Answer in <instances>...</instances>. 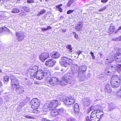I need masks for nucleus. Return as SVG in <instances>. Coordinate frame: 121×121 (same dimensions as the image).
I'll return each mask as SVG.
<instances>
[{"instance_id": "1", "label": "nucleus", "mask_w": 121, "mask_h": 121, "mask_svg": "<svg viewBox=\"0 0 121 121\" xmlns=\"http://www.w3.org/2000/svg\"><path fill=\"white\" fill-rule=\"evenodd\" d=\"M73 61V60L68 57V55L67 54L66 56H63L61 58L60 63L62 67H67L69 65H71Z\"/></svg>"}, {"instance_id": "2", "label": "nucleus", "mask_w": 121, "mask_h": 121, "mask_svg": "<svg viewBox=\"0 0 121 121\" xmlns=\"http://www.w3.org/2000/svg\"><path fill=\"white\" fill-rule=\"evenodd\" d=\"M30 104L31 105V107L33 109L32 111V112L33 113L37 114L38 111L36 109H38L39 105V100L36 98L33 99L30 101Z\"/></svg>"}, {"instance_id": "3", "label": "nucleus", "mask_w": 121, "mask_h": 121, "mask_svg": "<svg viewBox=\"0 0 121 121\" xmlns=\"http://www.w3.org/2000/svg\"><path fill=\"white\" fill-rule=\"evenodd\" d=\"M71 80V78L69 76V73H67L65 74L61 78L60 81V85L61 86H64L68 83L70 84Z\"/></svg>"}, {"instance_id": "4", "label": "nucleus", "mask_w": 121, "mask_h": 121, "mask_svg": "<svg viewBox=\"0 0 121 121\" xmlns=\"http://www.w3.org/2000/svg\"><path fill=\"white\" fill-rule=\"evenodd\" d=\"M58 104V101L54 100L52 101L47 102L46 104V106L49 108V110H53L57 106Z\"/></svg>"}, {"instance_id": "5", "label": "nucleus", "mask_w": 121, "mask_h": 121, "mask_svg": "<svg viewBox=\"0 0 121 121\" xmlns=\"http://www.w3.org/2000/svg\"><path fill=\"white\" fill-rule=\"evenodd\" d=\"M11 88L13 90H15L18 94L23 93L24 92L23 87L22 86L19 85V84L13 85L11 86Z\"/></svg>"}, {"instance_id": "6", "label": "nucleus", "mask_w": 121, "mask_h": 121, "mask_svg": "<svg viewBox=\"0 0 121 121\" xmlns=\"http://www.w3.org/2000/svg\"><path fill=\"white\" fill-rule=\"evenodd\" d=\"M64 104L67 105L74 104L75 102L74 98L70 96L67 97L63 101Z\"/></svg>"}, {"instance_id": "7", "label": "nucleus", "mask_w": 121, "mask_h": 121, "mask_svg": "<svg viewBox=\"0 0 121 121\" xmlns=\"http://www.w3.org/2000/svg\"><path fill=\"white\" fill-rule=\"evenodd\" d=\"M72 73L71 74L73 77H76L77 73L79 71V66L78 65L75 64L71 67Z\"/></svg>"}, {"instance_id": "8", "label": "nucleus", "mask_w": 121, "mask_h": 121, "mask_svg": "<svg viewBox=\"0 0 121 121\" xmlns=\"http://www.w3.org/2000/svg\"><path fill=\"white\" fill-rule=\"evenodd\" d=\"M11 80V87L14 85L19 84V82L16 79L15 77L13 74L11 75L9 77Z\"/></svg>"}, {"instance_id": "9", "label": "nucleus", "mask_w": 121, "mask_h": 121, "mask_svg": "<svg viewBox=\"0 0 121 121\" xmlns=\"http://www.w3.org/2000/svg\"><path fill=\"white\" fill-rule=\"evenodd\" d=\"M59 82V80L58 78L55 77H52L48 81V83L51 85L54 86L55 85L58 84Z\"/></svg>"}, {"instance_id": "10", "label": "nucleus", "mask_w": 121, "mask_h": 121, "mask_svg": "<svg viewBox=\"0 0 121 121\" xmlns=\"http://www.w3.org/2000/svg\"><path fill=\"white\" fill-rule=\"evenodd\" d=\"M39 59L42 62L45 60L49 57L48 54L46 52L41 53L39 56Z\"/></svg>"}, {"instance_id": "11", "label": "nucleus", "mask_w": 121, "mask_h": 121, "mask_svg": "<svg viewBox=\"0 0 121 121\" xmlns=\"http://www.w3.org/2000/svg\"><path fill=\"white\" fill-rule=\"evenodd\" d=\"M91 102L89 97H85L82 100V103L84 106L87 107L89 105Z\"/></svg>"}, {"instance_id": "12", "label": "nucleus", "mask_w": 121, "mask_h": 121, "mask_svg": "<svg viewBox=\"0 0 121 121\" xmlns=\"http://www.w3.org/2000/svg\"><path fill=\"white\" fill-rule=\"evenodd\" d=\"M56 61L53 59H49L48 60L45 62V64L50 67H52L55 65Z\"/></svg>"}, {"instance_id": "13", "label": "nucleus", "mask_w": 121, "mask_h": 121, "mask_svg": "<svg viewBox=\"0 0 121 121\" xmlns=\"http://www.w3.org/2000/svg\"><path fill=\"white\" fill-rule=\"evenodd\" d=\"M80 81H82L85 79V75L84 73L79 71L77 73V76Z\"/></svg>"}, {"instance_id": "14", "label": "nucleus", "mask_w": 121, "mask_h": 121, "mask_svg": "<svg viewBox=\"0 0 121 121\" xmlns=\"http://www.w3.org/2000/svg\"><path fill=\"white\" fill-rule=\"evenodd\" d=\"M17 39L18 41H21L23 40L24 37V33L22 31H18L16 34Z\"/></svg>"}, {"instance_id": "15", "label": "nucleus", "mask_w": 121, "mask_h": 121, "mask_svg": "<svg viewBox=\"0 0 121 121\" xmlns=\"http://www.w3.org/2000/svg\"><path fill=\"white\" fill-rule=\"evenodd\" d=\"M43 71L41 70L37 71L35 74V77L37 79L40 80L43 78Z\"/></svg>"}, {"instance_id": "16", "label": "nucleus", "mask_w": 121, "mask_h": 121, "mask_svg": "<svg viewBox=\"0 0 121 121\" xmlns=\"http://www.w3.org/2000/svg\"><path fill=\"white\" fill-rule=\"evenodd\" d=\"M115 59L117 62H121V53H117L114 55Z\"/></svg>"}, {"instance_id": "17", "label": "nucleus", "mask_w": 121, "mask_h": 121, "mask_svg": "<svg viewBox=\"0 0 121 121\" xmlns=\"http://www.w3.org/2000/svg\"><path fill=\"white\" fill-rule=\"evenodd\" d=\"M111 81V84L112 87L114 88H117L119 87L120 85V81Z\"/></svg>"}, {"instance_id": "18", "label": "nucleus", "mask_w": 121, "mask_h": 121, "mask_svg": "<svg viewBox=\"0 0 121 121\" xmlns=\"http://www.w3.org/2000/svg\"><path fill=\"white\" fill-rule=\"evenodd\" d=\"M60 54L58 52L54 51L52 52L50 54L51 57L54 58H57L60 56Z\"/></svg>"}, {"instance_id": "19", "label": "nucleus", "mask_w": 121, "mask_h": 121, "mask_svg": "<svg viewBox=\"0 0 121 121\" xmlns=\"http://www.w3.org/2000/svg\"><path fill=\"white\" fill-rule=\"evenodd\" d=\"M103 115V112H102L97 109V112L96 113L95 115H96V117H97L98 119L100 120V118H102Z\"/></svg>"}, {"instance_id": "20", "label": "nucleus", "mask_w": 121, "mask_h": 121, "mask_svg": "<svg viewBox=\"0 0 121 121\" xmlns=\"http://www.w3.org/2000/svg\"><path fill=\"white\" fill-rule=\"evenodd\" d=\"M74 110L75 113L76 114H77L79 113V106L77 103L75 104L74 106Z\"/></svg>"}, {"instance_id": "21", "label": "nucleus", "mask_w": 121, "mask_h": 121, "mask_svg": "<svg viewBox=\"0 0 121 121\" xmlns=\"http://www.w3.org/2000/svg\"><path fill=\"white\" fill-rule=\"evenodd\" d=\"M114 60V58L113 56H110L105 60V63L106 64H109L113 61Z\"/></svg>"}, {"instance_id": "22", "label": "nucleus", "mask_w": 121, "mask_h": 121, "mask_svg": "<svg viewBox=\"0 0 121 121\" xmlns=\"http://www.w3.org/2000/svg\"><path fill=\"white\" fill-rule=\"evenodd\" d=\"M82 26L83 24L79 22L76 25L75 28L77 31H79L81 30Z\"/></svg>"}, {"instance_id": "23", "label": "nucleus", "mask_w": 121, "mask_h": 121, "mask_svg": "<svg viewBox=\"0 0 121 121\" xmlns=\"http://www.w3.org/2000/svg\"><path fill=\"white\" fill-rule=\"evenodd\" d=\"M110 85L108 84H107L105 86V92H107L108 93H110L112 91L111 88L110 87Z\"/></svg>"}, {"instance_id": "24", "label": "nucleus", "mask_w": 121, "mask_h": 121, "mask_svg": "<svg viewBox=\"0 0 121 121\" xmlns=\"http://www.w3.org/2000/svg\"><path fill=\"white\" fill-rule=\"evenodd\" d=\"M79 71L84 73V72L86 70L87 67L86 65H83L79 67Z\"/></svg>"}, {"instance_id": "25", "label": "nucleus", "mask_w": 121, "mask_h": 121, "mask_svg": "<svg viewBox=\"0 0 121 121\" xmlns=\"http://www.w3.org/2000/svg\"><path fill=\"white\" fill-rule=\"evenodd\" d=\"M27 101L26 100H23L22 101H20L18 103L19 106L21 107H22L25 105Z\"/></svg>"}, {"instance_id": "26", "label": "nucleus", "mask_w": 121, "mask_h": 121, "mask_svg": "<svg viewBox=\"0 0 121 121\" xmlns=\"http://www.w3.org/2000/svg\"><path fill=\"white\" fill-rule=\"evenodd\" d=\"M66 48L68 50L67 52H66V53H71L72 52V48L71 45L69 44L66 46Z\"/></svg>"}, {"instance_id": "27", "label": "nucleus", "mask_w": 121, "mask_h": 121, "mask_svg": "<svg viewBox=\"0 0 121 121\" xmlns=\"http://www.w3.org/2000/svg\"><path fill=\"white\" fill-rule=\"evenodd\" d=\"M51 115L53 117H55L58 114L56 110H53L51 112Z\"/></svg>"}, {"instance_id": "28", "label": "nucleus", "mask_w": 121, "mask_h": 121, "mask_svg": "<svg viewBox=\"0 0 121 121\" xmlns=\"http://www.w3.org/2000/svg\"><path fill=\"white\" fill-rule=\"evenodd\" d=\"M115 27L113 26H111L108 29V32L110 34H112L114 31Z\"/></svg>"}, {"instance_id": "29", "label": "nucleus", "mask_w": 121, "mask_h": 121, "mask_svg": "<svg viewBox=\"0 0 121 121\" xmlns=\"http://www.w3.org/2000/svg\"><path fill=\"white\" fill-rule=\"evenodd\" d=\"M56 110L59 115L60 114L63 113L65 111L64 109L63 108L57 109Z\"/></svg>"}, {"instance_id": "30", "label": "nucleus", "mask_w": 121, "mask_h": 121, "mask_svg": "<svg viewBox=\"0 0 121 121\" xmlns=\"http://www.w3.org/2000/svg\"><path fill=\"white\" fill-rule=\"evenodd\" d=\"M38 69V67L37 66H35L33 67L32 69L30 70V72H33L34 73H36L37 71V69Z\"/></svg>"}, {"instance_id": "31", "label": "nucleus", "mask_w": 121, "mask_h": 121, "mask_svg": "<svg viewBox=\"0 0 121 121\" xmlns=\"http://www.w3.org/2000/svg\"><path fill=\"white\" fill-rule=\"evenodd\" d=\"M111 65H109L107 66L106 67L105 69L106 72H107L108 73H111L112 72L111 71Z\"/></svg>"}, {"instance_id": "32", "label": "nucleus", "mask_w": 121, "mask_h": 121, "mask_svg": "<svg viewBox=\"0 0 121 121\" xmlns=\"http://www.w3.org/2000/svg\"><path fill=\"white\" fill-rule=\"evenodd\" d=\"M119 78L116 75H113L112 76L111 78V81H114V80L119 79Z\"/></svg>"}, {"instance_id": "33", "label": "nucleus", "mask_w": 121, "mask_h": 121, "mask_svg": "<svg viewBox=\"0 0 121 121\" xmlns=\"http://www.w3.org/2000/svg\"><path fill=\"white\" fill-rule=\"evenodd\" d=\"M61 95H58V98L60 101H62L64 99V96L63 95V94H62Z\"/></svg>"}, {"instance_id": "34", "label": "nucleus", "mask_w": 121, "mask_h": 121, "mask_svg": "<svg viewBox=\"0 0 121 121\" xmlns=\"http://www.w3.org/2000/svg\"><path fill=\"white\" fill-rule=\"evenodd\" d=\"M23 7L25 11L27 12L29 11L30 9V7L28 5L24 6Z\"/></svg>"}, {"instance_id": "35", "label": "nucleus", "mask_w": 121, "mask_h": 121, "mask_svg": "<svg viewBox=\"0 0 121 121\" xmlns=\"http://www.w3.org/2000/svg\"><path fill=\"white\" fill-rule=\"evenodd\" d=\"M8 29L7 28L4 27L0 28V33H1L2 31L8 30Z\"/></svg>"}, {"instance_id": "36", "label": "nucleus", "mask_w": 121, "mask_h": 121, "mask_svg": "<svg viewBox=\"0 0 121 121\" xmlns=\"http://www.w3.org/2000/svg\"><path fill=\"white\" fill-rule=\"evenodd\" d=\"M48 108V107H47V106H46V105H45L43 107V111L45 112H47L49 110H49Z\"/></svg>"}, {"instance_id": "37", "label": "nucleus", "mask_w": 121, "mask_h": 121, "mask_svg": "<svg viewBox=\"0 0 121 121\" xmlns=\"http://www.w3.org/2000/svg\"><path fill=\"white\" fill-rule=\"evenodd\" d=\"M11 12L12 13H15L19 12V10L18 9L16 8L13 9Z\"/></svg>"}, {"instance_id": "38", "label": "nucleus", "mask_w": 121, "mask_h": 121, "mask_svg": "<svg viewBox=\"0 0 121 121\" xmlns=\"http://www.w3.org/2000/svg\"><path fill=\"white\" fill-rule=\"evenodd\" d=\"M112 40L115 41H121V36L118 37L113 38Z\"/></svg>"}, {"instance_id": "39", "label": "nucleus", "mask_w": 121, "mask_h": 121, "mask_svg": "<svg viewBox=\"0 0 121 121\" xmlns=\"http://www.w3.org/2000/svg\"><path fill=\"white\" fill-rule=\"evenodd\" d=\"M67 121H75L73 117H70L67 119Z\"/></svg>"}, {"instance_id": "40", "label": "nucleus", "mask_w": 121, "mask_h": 121, "mask_svg": "<svg viewBox=\"0 0 121 121\" xmlns=\"http://www.w3.org/2000/svg\"><path fill=\"white\" fill-rule=\"evenodd\" d=\"M9 76H5L4 78V81H6L8 82L9 81Z\"/></svg>"}, {"instance_id": "41", "label": "nucleus", "mask_w": 121, "mask_h": 121, "mask_svg": "<svg viewBox=\"0 0 121 121\" xmlns=\"http://www.w3.org/2000/svg\"><path fill=\"white\" fill-rule=\"evenodd\" d=\"M90 119L89 117L88 116H87L86 118V120L85 121H92L93 120H94V118H90Z\"/></svg>"}, {"instance_id": "42", "label": "nucleus", "mask_w": 121, "mask_h": 121, "mask_svg": "<svg viewBox=\"0 0 121 121\" xmlns=\"http://www.w3.org/2000/svg\"><path fill=\"white\" fill-rule=\"evenodd\" d=\"M45 12V10H42L41 11L39 12V13L37 14V16H39L41 14H42Z\"/></svg>"}, {"instance_id": "43", "label": "nucleus", "mask_w": 121, "mask_h": 121, "mask_svg": "<svg viewBox=\"0 0 121 121\" xmlns=\"http://www.w3.org/2000/svg\"><path fill=\"white\" fill-rule=\"evenodd\" d=\"M30 74L31 77H35V74L36 73H34L33 72H30Z\"/></svg>"}, {"instance_id": "44", "label": "nucleus", "mask_w": 121, "mask_h": 121, "mask_svg": "<svg viewBox=\"0 0 121 121\" xmlns=\"http://www.w3.org/2000/svg\"><path fill=\"white\" fill-rule=\"evenodd\" d=\"M107 5L105 6L104 7H103L102 8L100 9L99 10V11H103L104 10L106 9L107 8Z\"/></svg>"}, {"instance_id": "45", "label": "nucleus", "mask_w": 121, "mask_h": 121, "mask_svg": "<svg viewBox=\"0 0 121 121\" xmlns=\"http://www.w3.org/2000/svg\"><path fill=\"white\" fill-rule=\"evenodd\" d=\"M111 71L112 72H115L116 70V68L115 67L112 66L111 65Z\"/></svg>"}, {"instance_id": "46", "label": "nucleus", "mask_w": 121, "mask_h": 121, "mask_svg": "<svg viewBox=\"0 0 121 121\" xmlns=\"http://www.w3.org/2000/svg\"><path fill=\"white\" fill-rule=\"evenodd\" d=\"M90 54L91 55V56L92 57V58L94 60L95 59V56L94 55V53L92 52H90Z\"/></svg>"}, {"instance_id": "47", "label": "nucleus", "mask_w": 121, "mask_h": 121, "mask_svg": "<svg viewBox=\"0 0 121 121\" xmlns=\"http://www.w3.org/2000/svg\"><path fill=\"white\" fill-rule=\"evenodd\" d=\"M74 11V10H68L67 12V13L68 14H69L70 13H72Z\"/></svg>"}, {"instance_id": "48", "label": "nucleus", "mask_w": 121, "mask_h": 121, "mask_svg": "<svg viewBox=\"0 0 121 121\" xmlns=\"http://www.w3.org/2000/svg\"><path fill=\"white\" fill-rule=\"evenodd\" d=\"M73 34L74 35V37L76 39H78V34H77L75 32H73Z\"/></svg>"}, {"instance_id": "49", "label": "nucleus", "mask_w": 121, "mask_h": 121, "mask_svg": "<svg viewBox=\"0 0 121 121\" xmlns=\"http://www.w3.org/2000/svg\"><path fill=\"white\" fill-rule=\"evenodd\" d=\"M116 66L119 70H121V64H118Z\"/></svg>"}, {"instance_id": "50", "label": "nucleus", "mask_w": 121, "mask_h": 121, "mask_svg": "<svg viewBox=\"0 0 121 121\" xmlns=\"http://www.w3.org/2000/svg\"><path fill=\"white\" fill-rule=\"evenodd\" d=\"M25 117L26 118L30 119H32L33 118L32 116H30L28 115H25Z\"/></svg>"}, {"instance_id": "51", "label": "nucleus", "mask_w": 121, "mask_h": 121, "mask_svg": "<svg viewBox=\"0 0 121 121\" xmlns=\"http://www.w3.org/2000/svg\"><path fill=\"white\" fill-rule=\"evenodd\" d=\"M73 3L70 0L67 4V6L68 7H69L71 5V4Z\"/></svg>"}, {"instance_id": "52", "label": "nucleus", "mask_w": 121, "mask_h": 121, "mask_svg": "<svg viewBox=\"0 0 121 121\" xmlns=\"http://www.w3.org/2000/svg\"><path fill=\"white\" fill-rule=\"evenodd\" d=\"M94 107L93 106H92L90 107L88 109V111L90 112V111H92L94 109Z\"/></svg>"}, {"instance_id": "53", "label": "nucleus", "mask_w": 121, "mask_h": 121, "mask_svg": "<svg viewBox=\"0 0 121 121\" xmlns=\"http://www.w3.org/2000/svg\"><path fill=\"white\" fill-rule=\"evenodd\" d=\"M43 77L44 76H46V75H47V74H48L47 73H48V72H43Z\"/></svg>"}, {"instance_id": "54", "label": "nucleus", "mask_w": 121, "mask_h": 121, "mask_svg": "<svg viewBox=\"0 0 121 121\" xmlns=\"http://www.w3.org/2000/svg\"><path fill=\"white\" fill-rule=\"evenodd\" d=\"M42 121H50L48 120L46 118H42Z\"/></svg>"}, {"instance_id": "55", "label": "nucleus", "mask_w": 121, "mask_h": 121, "mask_svg": "<svg viewBox=\"0 0 121 121\" xmlns=\"http://www.w3.org/2000/svg\"><path fill=\"white\" fill-rule=\"evenodd\" d=\"M52 28V27L50 26H48L46 28V29H47V30H49L51 29Z\"/></svg>"}, {"instance_id": "56", "label": "nucleus", "mask_w": 121, "mask_h": 121, "mask_svg": "<svg viewBox=\"0 0 121 121\" xmlns=\"http://www.w3.org/2000/svg\"><path fill=\"white\" fill-rule=\"evenodd\" d=\"M33 2V0H27V2L28 3H31Z\"/></svg>"}, {"instance_id": "57", "label": "nucleus", "mask_w": 121, "mask_h": 121, "mask_svg": "<svg viewBox=\"0 0 121 121\" xmlns=\"http://www.w3.org/2000/svg\"><path fill=\"white\" fill-rule=\"evenodd\" d=\"M108 0H101V1L102 3H106L107 2Z\"/></svg>"}, {"instance_id": "58", "label": "nucleus", "mask_w": 121, "mask_h": 121, "mask_svg": "<svg viewBox=\"0 0 121 121\" xmlns=\"http://www.w3.org/2000/svg\"><path fill=\"white\" fill-rule=\"evenodd\" d=\"M41 30L43 31H47L46 28H41Z\"/></svg>"}, {"instance_id": "59", "label": "nucleus", "mask_w": 121, "mask_h": 121, "mask_svg": "<svg viewBox=\"0 0 121 121\" xmlns=\"http://www.w3.org/2000/svg\"><path fill=\"white\" fill-rule=\"evenodd\" d=\"M95 116L94 115L91 114L90 116V118H94Z\"/></svg>"}, {"instance_id": "60", "label": "nucleus", "mask_w": 121, "mask_h": 121, "mask_svg": "<svg viewBox=\"0 0 121 121\" xmlns=\"http://www.w3.org/2000/svg\"><path fill=\"white\" fill-rule=\"evenodd\" d=\"M57 10H58L60 12H62V9L61 8H60L59 9H57Z\"/></svg>"}, {"instance_id": "61", "label": "nucleus", "mask_w": 121, "mask_h": 121, "mask_svg": "<svg viewBox=\"0 0 121 121\" xmlns=\"http://www.w3.org/2000/svg\"><path fill=\"white\" fill-rule=\"evenodd\" d=\"M97 109L96 110H95L93 111L92 112V113H94L95 114V113L96 114V113H97Z\"/></svg>"}, {"instance_id": "62", "label": "nucleus", "mask_w": 121, "mask_h": 121, "mask_svg": "<svg viewBox=\"0 0 121 121\" xmlns=\"http://www.w3.org/2000/svg\"><path fill=\"white\" fill-rule=\"evenodd\" d=\"M99 119H98L96 118H94V120H93L92 121H99V120H98Z\"/></svg>"}, {"instance_id": "63", "label": "nucleus", "mask_w": 121, "mask_h": 121, "mask_svg": "<svg viewBox=\"0 0 121 121\" xmlns=\"http://www.w3.org/2000/svg\"><path fill=\"white\" fill-rule=\"evenodd\" d=\"M3 102V99L2 98H0V104H2Z\"/></svg>"}, {"instance_id": "64", "label": "nucleus", "mask_w": 121, "mask_h": 121, "mask_svg": "<svg viewBox=\"0 0 121 121\" xmlns=\"http://www.w3.org/2000/svg\"><path fill=\"white\" fill-rule=\"evenodd\" d=\"M66 29H63L62 30V32H66Z\"/></svg>"}]
</instances>
